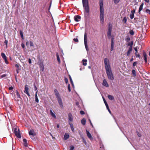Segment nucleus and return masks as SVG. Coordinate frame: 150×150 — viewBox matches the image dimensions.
I'll return each instance as SVG.
<instances>
[{"label": "nucleus", "mask_w": 150, "mask_h": 150, "mask_svg": "<svg viewBox=\"0 0 150 150\" xmlns=\"http://www.w3.org/2000/svg\"><path fill=\"white\" fill-rule=\"evenodd\" d=\"M23 145L25 147L28 146V143L27 142V140L25 139H23Z\"/></svg>", "instance_id": "18"}, {"label": "nucleus", "mask_w": 150, "mask_h": 150, "mask_svg": "<svg viewBox=\"0 0 150 150\" xmlns=\"http://www.w3.org/2000/svg\"><path fill=\"white\" fill-rule=\"evenodd\" d=\"M28 63L29 64H30L32 63L31 60L30 58L28 59Z\"/></svg>", "instance_id": "51"}, {"label": "nucleus", "mask_w": 150, "mask_h": 150, "mask_svg": "<svg viewBox=\"0 0 150 150\" xmlns=\"http://www.w3.org/2000/svg\"><path fill=\"white\" fill-rule=\"evenodd\" d=\"M50 113L51 115L54 118H56V117L54 114L53 112L51 110H50Z\"/></svg>", "instance_id": "24"}, {"label": "nucleus", "mask_w": 150, "mask_h": 150, "mask_svg": "<svg viewBox=\"0 0 150 150\" xmlns=\"http://www.w3.org/2000/svg\"><path fill=\"white\" fill-rule=\"evenodd\" d=\"M69 124L71 128L72 131L73 132H74V129L73 124L72 123L69 122Z\"/></svg>", "instance_id": "20"}, {"label": "nucleus", "mask_w": 150, "mask_h": 150, "mask_svg": "<svg viewBox=\"0 0 150 150\" xmlns=\"http://www.w3.org/2000/svg\"><path fill=\"white\" fill-rule=\"evenodd\" d=\"M81 19V17L79 16H75L74 17V20L76 21H79Z\"/></svg>", "instance_id": "14"}, {"label": "nucleus", "mask_w": 150, "mask_h": 150, "mask_svg": "<svg viewBox=\"0 0 150 150\" xmlns=\"http://www.w3.org/2000/svg\"><path fill=\"white\" fill-rule=\"evenodd\" d=\"M73 40L75 42H77L78 41V40L77 38H74Z\"/></svg>", "instance_id": "54"}, {"label": "nucleus", "mask_w": 150, "mask_h": 150, "mask_svg": "<svg viewBox=\"0 0 150 150\" xmlns=\"http://www.w3.org/2000/svg\"><path fill=\"white\" fill-rule=\"evenodd\" d=\"M20 35H21V36H22V35H23V32L21 30L20 31Z\"/></svg>", "instance_id": "59"}, {"label": "nucleus", "mask_w": 150, "mask_h": 150, "mask_svg": "<svg viewBox=\"0 0 150 150\" xmlns=\"http://www.w3.org/2000/svg\"><path fill=\"white\" fill-rule=\"evenodd\" d=\"M54 93L57 99L61 98L59 92L57 89H55L54 90Z\"/></svg>", "instance_id": "10"}, {"label": "nucleus", "mask_w": 150, "mask_h": 150, "mask_svg": "<svg viewBox=\"0 0 150 150\" xmlns=\"http://www.w3.org/2000/svg\"><path fill=\"white\" fill-rule=\"evenodd\" d=\"M6 76H7L6 74H4L1 75V78H4V77H6Z\"/></svg>", "instance_id": "46"}, {"label": "nucleus", "mask_w": 150, "mask_h": 150, "mask_svg": "<svg viewBox=\"0 0 150 150\" xmlns=\"http://www.w3.org/2000/svg\"><path fill=\"white\" fill-rule=\"evenodd\" d=\"M16 95H17V97L18 98L20 99L21 98L20 95L19 94L18 92L17 91H16Z\"/></svg>", "instance_id": "37"}, {"label": "nucleus", "mask_w": 150, "mask_h": 150, "mask_svg": "<svg viewBox=\"0 0 150 150\" xmlns=\"http://www.w3.org/2000/svg\"><path fill=\"white\" fill-rule=\"evenodd\" d=\"M132 48L131 47H129V50L128 51V52H127V56H128L130 54V53L132 51Z\"/></svg>", "instance_id": "22"}, {"label": "nucleus", "mask_w": 150, "mask_h": 150, "mask_svg": "<svg viewBox=\"0 0 150 150\" xmlns=\"http://www.w3.org/2000/svg\"><path fill=\"white\" fill-rule=\"evenodd\" d=\"M83 64L84 66H86L87 64V60L86 59H83L82 60Z\"/></svg>", "instance_id": "28"}, {"label": "nucleus", "mask_w": 150, "mask_h": 150, "mask_svg": "<svg viewBox=\"0 0 150 150\" xmlns=\"http://www.w3.org/2000/svg\"><path fill=\"white\" fill-rule=\"evenodd\" d=\"M35 102L37 103L39 102V100L38 98L37 95H35Z\"/></svg>", "instance_id": "33"}, {"label": "nucleus", "mask_w": 150, "mask_h": 150, "mask_svg": "<svg viewBox=\"0 0 150 150\" xmlns=\"http://www.w3.org/2000/svg\"><path fill=\"white\" fill-rule=\"evenodd\" d=\"M137 134L139 137H140L141 136V134L139 132L137 133Z\"/></svg>", "instance_id": "60"}, {"label": "nucleus", "mask_w": 150, "mask_h": 150, "mask_svg": "<svg viewBox=\"0 0 150 150\" xmlns=\"http://www.w3.org/2000/svg\"><path fill=\"white\" fill-rule=\"evenodd\" d=\"M81 139L83 140V143L85 144V145H86L87 144V142L85 139L83 137H81Z\"/></svg>", "instance_id": "36"}, {"label": "nucleus", "mask_w": 150, "mask_h": 150, "mask_svg": "<svg viewBox=\"0 0 150 150\" xmlns=\"http://www.w3.org/2000/svg\"><path fill=\"white\" fill-rule=\"evenodd\" d=\"M29 88L28 87V86L26 85L25 87V90L24 91V93L27 94L28 96H30V94L28 92Z\"/></svg>", "instance_id": "8"}, {"label": "nucleus", "mask_w": 150, "mask_h": 150, "mask_svg": "<svg viewBox=\"0 0 150 150\" xmlns=\"http://www.w3.org/2000/svg\"><path fill=\"white\" fill-rule=\"evenodd\" d=\"M135 10H133V11H131V13H132V14H134V13H135Z\"/></svg>", "instance_id": "62"}, {"label": "nucleus", "mask_w": 150, "mask_h": 150, "mask_svg": "<svg viewBox=\"0 0 150 150\" xmlns=\"http://www.w3.org/2000/svg\"><path fill=\"white\" fill-rule=\"evenodd\" d=\"M132 74L134 76H136V71L134 69H133L132 70Z\"/></svg>", "instance_id": "35"}, {"label": "nucleus", "mask_w": 150, "mask_h": 150, "mask_svg": "<svg viewBox=\"0 0 150 150\" xmlns=\"http://www.w3.org/2000/svg\"><path fill=\"white\" fill-rule=\"evenodd\" d=\"M34 90L35 91H37V88L36 86L35 85V84L34 85Z\"/></svg>", "instance_id": "53"}, {"label": "nucleus", "mask_w": 150, "mask_h": 150, "mask_svg": "<svg viewBox=\"0 0 150 150\" xmlns=\"http://www.w3.org/2000/svg\"><path fill=\"white\" fill-rule=\"evenodd\" d=\"M103 99L105 105H106V104H107V103L104 97H103Z\"/></svg>", "instance_id": "47"}, {"label": "nucleus", "mask_w": 150, "mask_h": 150, "mask_svg": "<svg viewBox=\"0 0 150 150\" xmlns=\"http://www.w3.org/2000/svg\"><path fill=\"white\" fill-rule=\"evenodd\" d=\"M58 103L62 108H63L64 106L63 104V103L61 98L57 99Z\"/></svg>", "instance_id": "9"}, {"label": "nucleus", "mask_w": 150, "mask_h": 150, "mask_svg": "<svg viewBox=\"0 0 150 150\" xmlns=\"http://www.w3.org/2000/svg\"><path fill=\"white\" fill-rule=\"evenodd\" d=\"M105 67L108 79L113 80L114 79V77L110 66H105Z\"/></svg>", "instance_id": "2"}, {"label": "nucleus", "mask_w": 150, "mask_h": 150, "mask_svg": "<svg viewBox=\"0 0 150 150\" xmlns=\"http://www.w3.org/2000/svg\"><path fill=\"white\" fill-rule=\"evenodd\" d=\"M114 48V42H113V38L112 39L111 43V51H112L113 50Z\"/></svg>", "instance_id": "17"}, {"label": "nucleus", "mask_w": 150, "mask_h": 150, "mask_svg": "<svg viewBox=\"0 0 150 150\" xmlns=\"http://www.w3.org/2000/svg\"><path fill=\"white\" fill-rule=\"evenodd\" d=\"M82 3L83 4H88V0H82Z\"/></svg>", "instance_id": "34"}, {"label": "nucleus", "mask_w": 150, "mask_h": 150, "mask_svg": "<svg viewBox=\"0 0 150 150\" xmlns=\"http://www.w3.org/2000/svg\"><path fill=\"white\" fill-rule=\"evenodd\" d=\"M86 120L85 118H83L81 120V123L83 125L86 124Z\"/></svg>", "instance_id": "27"}, {"label": "nucleus", "mask_w": 150, "mask_h": 150, "mask_svg": "<svg viewBox=\"0 0 150 150\" xmlns=\"http://www.w3.org/2000/svg\"><path fill=\"white\" fill-rule=\"evenodd\" d=\"M146 13H149L150 15V10L147 9L146 10Z\"/></svg>", "instance_id": "44"}, {"label": "nucleus", "mask_w": 150, "mask_h": 150, "mask_svg": "<svg viewBox=\"0 0 150 150\" xmlns=\"http://www.w3.org/2000/svg\"><path fill=\"white\" fill-rule=\"evenodd\" d=\"M143 5H144L143 3H142L140 6V7H139V14H140V12L143 9Z\"/></svg>", "instance_id": "25"}, {"label": "nucleus", "mask_w": 150, "mask_h": 150, "mask_svg": "<svg viewBox=\"0 0 150 150\" xmlns=\"http://www.w3.org/2000/svg\"><path fill=\"white\" fill-rule=\"evenodd\" d=\"M134 50L136 51L135 53H137V47H135L134 48Z\"/></svg>", "instance_id": "49"}, {"label": "nucleus", "mask_w": 150, "mask_h": 150, "mask_svg": "<svg viewBox=\"0 0 150 150\" xmlns=\"http://www.w3.org/2000/svg\"><path fill=\"white\" fill-rule=\"evenodd\" d=\"M102 85L103 86H104L107 87H109L108 84L106 79H104L103 80V82L102 83Z\"/></svg>", "instance_id": "12"}, {"label": "nucleus", "mask_w": 150, "mask_h": 150, "mask_svg": "<svg viewBox=\"0 0 150 150\" xmlns=\"http://www.w3.org/2000/svg\"><path fill=\"white\" fill-rule=\"evenodd\" d=\"M83 5L85 12L88 13L89 12V7L88 4H83Z\"/></svg>", "instance_id": "5"}, {"label": "nucleus", "mask_w": 150, "mask_h": 150, "mask_svg": "<svg viewBox=\"0 0 150 150\" xmlns=\"http://www.w3.org/2000/svg\"><path fill=\"white\" fill-rule=\"evenodd\" d=\"M135 55L137 57H139L140 56V55L139 54H137V53H135Z\"/></svg>", "instance_id": "52"}, {"label": "nucleus", "mask_w": 150, "mask_h": 150, "mask_svg": "<svg viewBox=\"0 0 150 150\" xmlns=\"http://www.w3.org/2000/svg\"><path fill=\"white\" fill-rule=\"evenodd\" d=\"M40 73L41 71H43L44 69V66H40Z\"/></svg>", "instance_id": "31"}, {"label": "nucleus", "mask_w": 150, "mask_h": 150, "mask_svg": "<svg viewBox=\"0 0 150 150\" xmlns=\"http://www.w3.org/2000/svg\"><path fill=\"white\" fill-rule=\"evenodd\" d=\"M86 134L88 138L90 139H93V137L91 134L87 130H86Z\"/></svg>", "instance_id": "15"}, {"label": "nucleus", "mask_w": 150, "mask_h": 150, "mask_svg": "<svg viewBox=\"0 0 150 150\" xmlns=\"http://www.w3.org/2000/svg\"><path fill=\"white\" fill-rule=\"evenodd\" d=\"M84 43L85 48L87 51L89 50L87 44V37L86 32H85L84 36Z\"/></svg>", "instance_id": "4"}, {"label": "nucleus", "mask_w": 150, "mask_h": 150, "mask_svg": "<svg viewBox=\"0 0 150 150\" xmlns=\"http://www.w3.org/2000/svg\"><path fill=\"white\" fill-rule=\"evenodd\" d=\"M14 132L15 135L18 138L21 137L20 131L18 128L16 127L14 128Z\"/></svg>", "instance_id": "3"}, {"label": "nucleus", "mask_w": 150, "mask_h": 150, "mask_svg": "<svg viewBox=\"0 0 150 150\" xmlns=\"http://www.w3.org/2000/svg\"><path fill=\"white\" fill-rule=\"evenodd\" d=\"M111 31L112 28L111 27H110L108 28L107 32L108 37L109 39H110L111 37Z\"/></svg>", "instance_id": "6"}, {"label": "nucleus", "mask_w": 150, "mask_h": 150, "mask_svg": "<svg viewBox=\"0 0 150 150\" xmlns=\"http://www.w3.org/2000/svg\"><path fill=\"white\" fill-rule=\"evenodd\" d=\"M4 61H5V63L7 64H8V62L7 61V58L6 59H4Z\"/></svg>", "instance_id": "48"}, {"label": "nucleus", "mask_w": 150, "mask_h": 150, "mask_svg": "<svg viewBox=\"0 0 150 150\" xmlns=\"http://www.w3.org/2000/svg\"><path fill=\"white\" fill-rule=\"evenodd\" d=\"M1 55L4 59L7 58V57L4 53H1Z\"/></svg>", "instance_id": "26"}, {"label": "nucleus", "mask_w": 150, "mask_h": 150, "mask_svg": "<svg viewBox=\"0 0 150 150\" xmlns=\"http://www.w3.org/2000/svg\"><path fill=\"white\" fill-rule=\"evenodd\" d=\"M70 81V82H71V84L72 85V86H73L74 84H73V82L72 80H71Z\"/></svg>", "instance_id": "64"}, {"label": "nucleus", "mask_w": 150, "mask_h": 150, "mask_svg": "<svg viewBox=\"0 0 150 150\" xmlns=\"http://www.w3.org/2000/svg\"><path fill=\"white\" fill-rule=\"evenodd\" d=\"M17 67L16 69L17 73L18 74L21 69V66H16Z\"/></svg>", "instance_id": "23"}, {"label": "nucleus", "mask_w": 150, "mask_h": 150, "mask_svg": "<svg viewBox=\"0 0 150 150\" xmlns=\"http://www.w3.org/2000/svg\"><path fill=\"white\" fill-rule=\"evenodd\" d=\"M64 81H65V83H67L68 82V79L66 78H65V79H64Z\"/></svg>", "instance_id": "43"}, {"label": "nucleus", "mask_w": 150, "mask_h": 150, "mask_svg": "<svg viewBox=\"0 0 150 150\" xmlns=\"http://www.w3.org/2000/svg\"><path fill=\"white\" fill-rule=\"evenodd\" d=\"M133 42H128L127 45L128 46H130L129 47H131V48H132V46L133 45Z\"/></svg>", "instance_id": "30"}, {"label": "nucleus", "mask_w": 150, "mask_h": 150, "mask_svg": "<svg viewBox=\"0 0 150 150\" xmlns=\"http://www.w3.org/2000/svg\"><path fill=\"white\" fill-rule=\"evenodd\" d=\"M104 62L105 64V66H109V60L107 58L105 59L104 60Z\"/></svg>", "instance_id": "13"}, {"label": "nucleus", "mask_w": 150, "mask_h": 150, "mask_svg": "<svg viewBox=\"0 0 150 150\" xmlns=\"http://www.w3.org/2000/svg\"><path fill=\"white\" fill-rule=\"evenodd\" d=\"M74 148V147L73 146H71L70 150H73Z\"/></svg>", "instance_id": "42"}, {"label": "nucleus", "mask_w": 150, "mask_h": 150, "mask_svg": "<svg viewBox=\"0 0 150 150\" xmlns=\"http://www.w3.org/2000/svg\"><path fill=\"white\" fill-rule=\"evenodd\" d=\"M80 113L81 115H84L85 114V112L81 110L80 112Z\"/></svg>", "instance_id": "45"}, {"label": "nucleus", "mask_w": 150, "mask_h": 150, "mask_svg": "<svg viewBox=\"0 0 150 150\" xmlns=\"http://www.w3.org/2000/svg\"><path fill=\"white\" fill-rule=\"evenodd\" d=\"M21 45L23 48H24L25 47V45L23 43H22Z\"/></svg>", "instance_id": "58"}, {"label": "nucleus", "mask_w": 150, "mask_h": 150, "mask_svg": "<svg viewBox=\"0 0 150 150\" xmlns=\"http://www.w3.org/2000/svg\"><path fill=\"white\" fill-rule=\"evenodd\" d=\"M108 98L111 100H113L114 99V97L112 96L109 95L108 96Z\"/></svg>", "instance_id": "29"}, {"label": "nucleus", "mask_w": 150, "mask_h": 150, "mask_svg": "<svg viewBox=\"0 0 150 150\" xmlns=\"http://www.w3.org/2000/svg\"><path fill=\"white\" fill-rule=\"evenodd\" d=\"M13 88L12 86H11L8 89L9 90H11L13 89Z\"/></svg>", "instance_id": "55"}, {"label": "nucleus", "mask_w": 150, "mask_h": 150, "mask_svg": "<svg viewBox=\"0 0 150 150\" xmlns=\"http://www.w3.org/2000/svg\"><path fill=\"white\" fill-rule=\"evenodd\" d=\"M130 33L132 35H133L134 34L133 31L132 30H131L130 31Z\"/></svg>", "instance_id": "50"}, {"label": "nucleus", "mask_w": 150, "mask_h": 150, "mask_svg": "<svg viewBox=\"0 0 150 150\" xmlns=\"http://www.w3.org/2000/svg\"><path fill=\"white\" fill-rule=\"evenodd\" d=\"M4 43L6 44V47H7V43H8V41L7 40H5L4 42Z\"/></svg>", "instance_id": "56"}, {"label": "nucleus", "mask_w": 150, "mask_h": 150, "mask_svg": "<svg viewBox=\"0 0 150 150\" xmlns=\"http://www.w3.org/2000/svg\"><path fill=\"white\" fill-rule=\"evenodd\" d=\"M107 109H108V110L109 112V113H110V114H111V111L110 110L109 108H107Z\"/></svg>", "instance_id": "61"}, {"label": "nucleus", "mask_w": 150, "mask_h": 150, "mask_svg": "<svg viewBox=\"0 0 150 150\" xmlns=\"http://www.w3.org/2000/svg\"><path fill=\"white\" fill-rule=\"evenodd\" d=\"M29 134L30 136H32L33 137L36 135V133L35 132L33 129H31L29 132Z\"/></svg>", "instance_id": "7"}, {"label": "nucleus", "mask_w": 150, "mask_h": 150, "mask_svg": "<svg viewBox=\"0 0 150 150\" xmlns=\"http://www.w3.org/2000/svg\"><path fill=\"white\" fill-rule=\"evenodd\" d=\"M143 55L144 56V59L145 62H147V55L146 54V53L144 51H143Z\"/></svg>", "instance_id": "16"}, {"label": "nucleus", "mask_w": 150, "mask_h": 150, "mask_svg": "<svg viewBox=\"0 0 150 150\" xmlns=\"http://www.w3.org/2000/svg\"><path fill=\"white\" fill-rule=\"evenodd\" d=\"M70 81V82H71V84L72 85V86H73L74 84H73V82L72 80H71Z\"/></svg>", "instance_id": "63"}, {"label": "nucleus", "mask_w": 150, "mask_h": 150, "mask_svg": "<svg viewBox=\"0 0 150 150\" xmlns=\"http://www.w3.org/2000/svg\"><path fill=\"white\" fill-rule=\"evenodd\" d=\"M99 5H100V21L101 24H103L104 23V9L103 7V0H99Z\"/></svg>", "instance_id": "1"}, {"label": "nucleus", "mask_w": 150, "mask_h": 150, "mask_svg": "<svg viewBox=\"0 0 150 150\" xmlns=\"http://www.w3.org/2000/svg\"><path fill=\"white\" fill-rule=\"evenodd\" d=\"M69 135L68 134H65L64 138V140H67L69 138Z\"/></svg>", "instance_id": "19"}, {"label": "nucleus", "mask_w": 150, "mask_h": 150, "mask_svg": "<svg viewBox=\"0 0 150 150\" xmlns=\"http://www.w3.org/2000/svg\"><path fill=\"white\" fill-rule=\"evenodd\" d=\"M129 40H130V38L129 37H128V38H127L126 40V41L127 42L129 41Z\"/></svg>", "instance_id": "57"}, {"label": "nucleus", "mask_w": 150, "mask_h": 150, "mask_svg": "<svg viewBox=\"0 0 150 150\" xmlns=\"http://www.w3.org/2000/svg\"><path fill=\"white\" fill-rule=\"evenodd\" d=\"M68 88L69 92H70L71 91V87L69 84L68 86Z\"/></svg>", "instance_id": "40"}, {"label": "nucleus", "mask_w": 150, "mask_h": 150, "mask_svg": "<svg viewBox=\"0 0 150 150\" xmlns=\"http://www.w3.org/2000/svg\"><path fill=\"white\" fill-rule=\"evenodd\" d=\"M68 116L69 123H70V122H72L73 120V117L72 114L71 113H69L68 114Z\"/></svg>", "instance_id": "11"}, {"label": "nucleus", "mask_w": 150, "mask_h": 150, "mask_svg": "<svg viewBox=\"0 0 150 150\" xmlns=\"http://www.w3.org/2000/svg\"><path fill=\"white\" fill-rule=\"evenodd\" d=\"M57 60L58 61V62L60 63V58L59 57V55H58V53L57 54Z\"/></svg>", "instance_id": "32"}, {"label": "nucleus", "mask_w": 150, "mask_h": 150, "mask_svg": "<svg viewBox=\"0 0 150 150\" xmlns=\"http://www.w3.org/2000/svg\"><path fill=\"white\" fill-rule=\"evenodd\" d=\"M120 0H113L115 4H117L118 3Z\"/></svg>", "instance_id": "38"}, {"label": "nucleus", "mask_w": 150, "mask_h": 150, "mask_svg": "<svg viewBox=\"0 0 150 150\" xmlns=\"http://www.w3.org/2000/svg\"><path fill=\"white\" fill-rule=\"evenodd\" d=\"M129 16H130V18L131 19H132L134 17V14H130L129 15Z\"/></svg>", "instance_id": "39"}, {"label": "nucleus", "mask_w": 150, "mask_h": 150, "mask_svg": "<svg viewBox=\"0 0 150 150\" xmlns=\"http://www.w3.org/2000/svg\"><path fill=\"white\" fill-rule=\"evenodd\" d=\"M127 20L126 17H125L123 20V21L125 23H126L127 22Z\"/></svg>", "instance_id": "41"}, {"label": "nucleus", "mask_w": 150, "mask_h": 150, "mask_svg": "<svg viewBox=\"0 0 150 150\" xmlns=\"http://www.w3.org/2000/svg\"><path fill=\"white\" fill-rule=\"evenodd\" d=\"M28 43L30 44V46L33 47L34 46L33 43V42H32V41H28L26 43V45H27Z\"/></svg>", "instance_id": "21"}]
</instances>
